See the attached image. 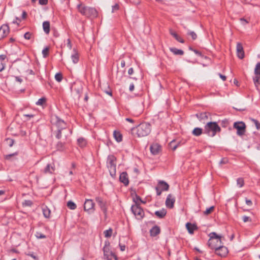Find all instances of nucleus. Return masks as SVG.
<instances>
[{
    "label": "nucleus",
    "mask_w": 260,
    "mask_h": 260,
    "mask_svg": "<svg viewBox=\"0 0 260 260\" xmlns=\"http://www.w3.org/2000/svg\"><path fill=\"white\" fill-rule=\"evenodd\" d=\"M132 134L138 137H144L148 136L151 131V125L147 122L140 123L136 127L132 128Z\"/></svg>",
    "instance_id": "nucleus-1"
},
{
    "label": "nucleus",
    "mask_w": 260,
    "mask_h": 260,
    "mask_svg": "<svg viewBox=\"0 0 260 260\" xmlns=\"http://www.w3.org/2000/svg\"><path fill=\"white\" fill-rule=\"evenodd\" d=\"M51 121L55 124L57 128L55 137L56 138L59 139L61 137V132L62 131H67V124L63 120L60 119L58 117L56 116L52 118Z\"/></svg>",
    "instance_id": "nucleus-2"
},
{
    "label": "nucleus",
    "mask_w": 260,
    "mask_h": 260,
    "mask_svg": "<svg viewBox=\"0 0 260 260\" xmlns=\"http://www.w3.org/2000/svg\"><path fill=\"white\" fill-rule=\"evenodd\" d=\"M78 11L83 15L87 17H96L98 16V12L95 9L88 7L80 4L77 6Z\"/></svg>",
    "instance_id": "nucleus-3"
},
{
    "label": "nucleus",
    "mask_w": 260,
    "mask_h": 260,
    "mask_svg": "<svg viewBox=\"0 0 260 260\" xmlns=\"http://www.w3.org/2000/svg\"><path fill=\"white\" fill-rule=\"evenodd\" d=\"M220 127L215 122H208L205 126L204 132L209 136L214 137L217 132H220Z\"/></svg>",
    "instance_id": "nucleus-4"
},
{
    "label": "nucleus",
    "mask_w": 260,
    "mask_h": 260,
    "mask_svg": "<svg viewBox=\"0 0 260 260\" xmlns=\"http://www.w3.org/2000/svg\"><path fill=\"white\" fill-rule=\"evenodd\" d=\"M210 239L208 241L209 246L212 249H216L222 244L221 237L217 235L216 233L212 232L209 234Z\"/></svg>",
    "instance_id": "nucleus-5"
},
{
    "label": "nucleus",
    "mask_w": 260,
    "mask_h": 260,
    "mask_svg": "<svg viewBox=\"0 0 260 260\" xmlns=\"http://www.w3.org/2000/svg\"><path fill=\"white\" fill-rule=\"evenodd\" d=\"M71 89L74 96L78 99L80 98L82 93L83 84L80 81L74 82L71 87Z\"/></svg>",
    "instance_id": "nucleus-6"
},
{
    "label": "nucleus",
    "mask_w": 260,
    "mask_h": 260,
    "mask_svg": "<svg viewBox=\"0 0 260 260\" xmlns=\"http://www.w3.org/2000/svg\"><path fill=\"white\" fill-rule=\"evenodd\" d=\"M131 207V210L137 219L141 220L144 216V212L136 201Z\"/></svg>",
    "instance_id": "nucleus-7"
},
{
    "label": "nucleus",
    "mask_w": 260,
    "mask_h": 260,
    "mask_svg": "<svg viewBox=\"0 0 260 260\" xmlns=\"http://www.w3.org/2000/svg\"><path fill=\"white\" fill-rule=\"evenodd\" d=\"M116 158L113 155L109 156L107 160V167L111 176L116 174Z\"/></svg>",
    "instance_id": "nucleus-8"
},
{
    "label": "nucleus",
    "mask_w": 260,
    "mask_h": 260,
    "mask_svg": "<svg viewBox=\"0 0 260 260\" xmlns=\"http://www.w3.org/2000/svg\"><path fill=\"white\" fill-rule=\"evenodd\" d=\"M233 127L237 130V134L239 136L244 135L246 132V124L243 121H237L234 123Z\"/></svg>",
    "instance_id": "nucleus-9"
},
{
    "label": "nucleus",
    "mask_w": 260,
    "mask_h": 260,
    "mask_svg": "<svg viewBox=\"0 0 260 260\" xmlns=\"http://www.w3.org/2000/svg\"><path fill=\"white\" fill-rule=\"evenodd\" d=\"M95 201L100 206L101 209L105 215V218L106 219L107 216V208L108 206V203L106 201L103 200L101 197H96L95 198Z\"/></svg>",
    "instance_id": "nucleus-10"
},
{
    "label": "nucleus",
    "mask_w": 260,
    "mask_h": 260,
    "mask_svg": "<svg viewBox=\"0 0 260 260\" xmlns=\"http://www.w3.org/2000/svg\"><path fill=\"white\" fill-rule=\"evenodd\" d=\"M109 245V243L108 244H106L103 248L104 257L106 260H112V257L114 255V253L110 249Z\"/></svg>",
    "instance_id": "nucleus-11"
},
{
    "label": "nucleus",
    "mask_w": 260,
    "mask_h": 260,
    "mask_svg": "<svg viewBox=\"0 0 260 260\" xmlns=\"http://www.w3.org/2000/svg\"><path fill=\"white\" fill-rule=\"evenodd\" d=\"M94 203L92 200L87 199L85 200L84 205V209L86 211L92 212L94 211Z\"/></svg>",
    "instance_id": "nucleus-12"
},
{
    "label": "nucleus",
    "mask_w": 260,
    "mask_h": 260,
    "mask_svg": "<svg viewBox=\"0 0 260 260\" xmlns=\"http://www.w3.org/2000/svg\"><path fill=\"white\" fill-rule=\"evenodd\" d=\"M215 250L216 254L220 256H225L228 253V248L226 247L223 246L222 244L220 245V247L219 246L217 248L215 249Z\"/></svg>",
    "instance_id": "nucleus-13"
},
{
    "label": "nucleus",
    "mask_w": 260,
    "mask_h": 260,
    "mask_svg": "<svg viewBox=\"0 0 260 260\" xmlns=\"http://www.w3.org/2000/svg\"><path fill=\"white\" fill-rule=\"evenodd\" d=\"M175 202V198L171 194H169L166 201V207L170 209L173 208Z\"/></svg>",
    "instance_id": "nucleus-14"
},
{
    "label": "nucleus",
    "mask_w": 260,
    "mask_h": 260,
    "mask_svg": "<svg viewBox=\"0 0 260 260\" xmlns=\"http://www.w3.org/2000/svg\"><path fill=\"white\" fill-rule=\"evenodd\" d=\"M9 32V28L7 25H3L0 27V39L6 37Z\"/></svg>",
    "instance_id": "nucleus-15"
},
{
    "label": "nucleus",
    "mask_w": 260,
    "mask_h": 260,
    "mask_svg": "<svg viewBox=\"0 0 260 260\" xmlns=\"http://www.w3.org/2000/svg\"><path fill=\"white\" fill-rule=\"evenodd\" d=\"M236 51L238 57L240 59H243L244 57V51L243 46L240 43H238L236 46Z\"/></svg>",
    "instance_id": "nucleus-16"
},
{
    "label": "nucleus",
    "mask_w": 260,
    "mask_h": 260,
    "mask_svg": "<svg viewBox=\"0 0 260 260\" xmlns=\"http://www.w3.org/2000/svg\"><path fill=\"white\" fill-rule=\"evenodd\" d=\"M160 149L161 146L157 143L152 144L150 147L151 152L154 155L157 154L160 152Z\"/></svg>",
    "instance_id": "nucleus-17"
},
{
    "label": "nucleus",
    "mask_w": 260,
    "mask_h": 260,
    "mask_svg": "<svg viewBox=\"0 0 260 260\" xmlns=\"http://www.w3.org/2000/svg\"><path fill=\"white\" fill-rule=\"evenodd\" d=\"M119 180L120 182L123 183L125 185L128 184L129 181L128 179V175L126 172H122L119 176Z\"/></svg>",
    "instance_id": "nucleus-18"
},
{
    "label": "nucleus",
    "mask_w": 260,
    "mask_h": 260,
    "mask_svg": "<svg viewBox=\"0 0 260 260\" xmlns=\"http://www.w3.org/2000/svg\"><path fill=\"white\" fill-rule=\"evenodd\" d=\"M71 59H72V62L74 63H77L79 60V53H78V51L75 49H74L73 50V53L71 55Z\"/></svg>",
    "instance_id": "nucleus-19"
},
{
    "label": "nucleus",
    "mask_w": 260,
    "mask_h": 260,
    "mask_svg": "<svg viewBox=\"0 0 260 260\" xmlns=\"http://www.w3.org/2000/svg\"><path fill=\"white\" fill-rule=\"evenodd\" d=\"M186 228L190 234H193L194 231L197 229V226L196 224H191L189 222H187L186 224Z\"/></svg>",
    "instance_id": "nucleus-20"
},
{
    "label": "nucleus",
    "mask_w": 260,
    "mask_h": 260,
    "mask_svg": "<svg viewBox=\"0 0 260 260\" xmlns=\"http://www.w3.org/2000/svg\"><path fill=\"white\" fill-rule=\"evenodd\" d=\"M159 233L160 229L158 226H154L150 230V235L153 237L156 236Z\"/></svg>",
    "instance_id": "nucleus-21"
},
{
    "label": "nucleus",
    "mask_w": 260,
    "mask_h": 260,
    "mask_svg": "<svg viewBox=\"0 0 260 260\" xmlns=\"http://www.w3.org/2000/svg\"><path fill=\"white\" fill-rule=\"evenodd\" d=\"M253 80L256 89L260 92V77L254 76Z\"/></svg>",
    "instance_id": "nucleus-22"
},
{
    "label": "nucleus",
    "mask_w": 260,
    "mask_h": 260,
    "mask_svg": "<svg viewBox=\"0 0 260 260\" xmlns=\"http://www.w3.org/2000/svg\"><path fill=\"white\" fill-rule=\"evenodd\" d=\"M166 213L167 211L164 209L155 212V215L160 218H163L166 215Z\"/></svg>",
    "instance_id": "nucleus-23"
},
{
    "label": "nucleus",
    "mask_w": 260,
    "mask_h": 260,
    "mask_svg": "<svg viewBox=\"0 0 260 260\" xmlns=\"http://www.w3.org/2000/svg\"><path fill=\"white\" fill-rule=\"evenodd\" d=\"M77 143L79 147L83 148L86 146L87 141L83 138H80L78 139Z\"/></svg>",
    "instance_id": "nucleus-24"
},
{
    "label": "nucleus",
    "mask_w": 260,
    "mask_h": 260,
    "mask_svg": "<svg viewBox=\"0 0 260 260\" xmlns=\"http://www.w3.org/2000/svg\"><path fill=\"white\" fill-rule=\"evenodd\" d=\"M159 187L161 188V190H168L169 186L166 182L161 181L159 182Z\"/></svg>",
    "instance_id": "nucleus-25"
},
{
    "label": "nucleus",
    "mask_w": 260,
    "mask_h": 260,
    "mask_svg": "<svg viewBox=\"0 0 260 260\" xmlns=\"http://www.w3.org/2000/svg\"><path fill=\"white\" fill-rule=\"evenodd\" d=\"M43 27L44 32L48 34L50 32V23L49 21H44L43 23Z\"/></svg>",
    "instance_id": "nucleus-26"
},
{
    "label": "nucleus",
    "mask_w": 260,
    "mask_h": 260,
    "mask_svg": "<svg viewBox=\"0 0 260 260\" xmlns=\"http://www.w3.org/2000/svg\"><path fill=\"white\" fill-rule=\"evenodd\" d=\"M170 34L173 36L176 40L178 42L183 43H184V40L181 38L175 32H174L172 29H170Z\"/></svg>",
    "instance_id": "nucleus-27"
},
{
    "label": "nucleus",
    "mask_w": 260,
    "mask_h": 260,
    "mask_svg": "<svg viewBox=\"0 0 260 260\" xmlns=\"http://www.w3.org/2000/svg\"><path fill=\"white\" fill-rule=\"evenodd\" d=\"M43 215L46 218H49L50 216V210L47 207L45 206L42 208Z\"/></svg>",
    "instance_id": "nucleus-28"
},
{
    "label": "nucleus",
    "mask_w": 260,
    "mask_h": 260,
    "mask_svg": "<svg viewBox=\"0 0 260 260\" xmlns=\"http://www.w3.org/2000/svg\"><path fill=\"white\" fill-rule=\"evenodd\" d=\"M170 50L175 55H182L184 54L183 50L177 49L176 48H170Z\"/></svg>",
    "instance_id": "nucleus-29"
},
{
    "label": "nucleus",
    "mask_w": 260,
    "mask_h": 260,
    "mask_svg": "<svg viewBox=\"0 0 260 260\" xmlns=\"http://www.w3.org/2000/svg\"><path fill=\"white\" fill-rule=\"evenodd\" d=\"M114 137L115 139V140L119 142L122 141V135L118 132L114 131L113 134Z\"/></svg>",
    "instance_id": "nucleus-30"
},
{
    "label": "nucleus",
    "mask_w": 260,
    "mask_h": 260,
    "mask_svg": "<svg viewBox=\"0 0 260 260\" xmlns=\"http://www.w3.org/2000/svg\"><path fill=\"white\" fill-rule=\"evenodd\" d=\"M255 76L260 77V62H258L254 69Z\"/></svg>",
    "instance_id": "nucleus-31"
},
{
    "label": "nucleus",
    "mask_w": 260,
    "mask_h": 260,
    "mask_svg": "<svg viewBox=\"0 0 260 260\" xmlns=\"http://www.w3.org/2000/svg\"><path fill=\"white\" fill-rule=\"evenodd\" d=\"M202 129L199 127H196L194 128V129L192 131V134L193 135L196 136H199L201 135L202 133Z\"/></svg>",
    "instance_id": "nucleus-32"
},
{
    "label": "nucleus",
    "mask_w": 260,
    "mask_h": 260,
    "mask_svg": "<svg viewBox=\"0 0 260 260\" xmlns=\"http://www.w3.org/2000/svg\"><path fill=\"white\" fill-rule=\"evenodd\" d=\"M6 58V56L5 55H0V61H1V66L0 67V72H2L5 68V65L4 63L2 62Z\"/></svg>",
    "instance_id": "nucleus-33"
},
{
    "label": "nucleus",
    "mask_w": 260,
    "mask_h": 260,
    "mask_svg": "<svg viewBox=\"0 0 260 260\" xmlns=\"http://www.w3.org/2000/svg\"><path fill=\"white\" fill-rule=\"evenodd\" d=\"M54 171V168L53 167L50 166V165H47L44 170V172L45 173H52Z\"/></svg>",
    "instance_id": "nucleus-34"
},
{
    "label": "nucleus",
    "mask_w": 260,
    "mask_h": 260,
    "mask_svg": "<svg viewBox=\"0 0 260 260\" xmlns=\"http://www.w3.org/2000/svg\"><path fill=\"white\" fill-rule=\"evenodd\" d=\"M196 116L200 120L206 119L208 118V115L207 113L197 114Z\"/></svg>",
    "instance_id": "nucleus-35"
},
{
    "label": "nucleus",
    "mask_w": 260,
    "mask_h": 260,
    "mask_svg": "<svg viewBox=\"0 0 260 260\" xmlns=\"http://www.w3.org/2000/svg\"><path fill=\"white\" fill-rule=\"evenodd\" d=\"M67 206L71 210H74L76 208V204L72 201H69L67 203Z\"/></svg>",
    "instance_id": "nucleus-36"
},
{
    "label": "nucleus",
    "mask_w": 260,
    "mask_h": 260,
    "mask_svg": "<svg viewBox=\"0 0 260 260\" xmlns=\"http://www.w3.org/2000/svg\"><path fill=\"white\" fill-rule=\"evenodd\" d=\"M64 148V143L59 142L56 145V148L58 150L62 151Z\"/></svg>",
    "instance_id": "nucleus-37"
},
{
    "label": "nucleus",
    "mask_w": 260,
    "mask_h": 260,
    "mask_svg": "<svg viewBox=\"0 0 260 260\" xmlns=\"http://www.w3.org/2000/svg\"><path fill=\"white\" fill-rule=\"evenodd\" d=\"M170 148L173 150H175L177 148L178 146V144H176V142L174 140L172 141L170 144Z\"/></svg>",
    "instance_id": "nucleus-38"
},
{
    "label": "nucleus",
    "mask_w": 260,
    "mask_h": 260,
    "mask_svg": "<svg viewBox=\"0 0 260 260\" xmlns=\"http://www.w3.org/2000/svg\"><path fill=\"white\" fill-rule=\"evenodd\" d=\"M237 184L239 187H242L244 184V179L242 178H239L237 180Z\"/></svg>",
    "instance_id": "nucleus-39"
},
{
    "label": "nucleus",
    "mask_w": 260,
    "mask_h": 260,
    "mask_svg": "<svg viewBox=\"0 0 260 260\" xmlns=\"http://www.w3.org/2000/svg\"><path fill=\"white\" fill-rule=\"evenodd\" d=\"M46 102V99L45 98L40 99L38 102H36V105L43 106Z\"/></svg>",
    "instance_id": "nucleus-40"
},
{
    "label": "nucleus",
    "mask_w": 260,
    "mask_h": 260,
    "mask_svg": "<svg viewBox=\"0 0 260 260\" xmlns=\"http://www.w3.org/2000/svg\"><path fill=\"white\" fill-rule=\"evenodd\" d=\"M104 235L105 237L109 238L111 236L112 234V230L111 229H109L108 230H106L104 231Z\"/></svg>",
    "instance_id": "nucleus-41"
},
{
    "label": "nucleus",
    "mask_w": 260,
    "mask_h": 260,
    "mask_svg": "<svg viewBox=\"0 0 260 260\" xmlns=\"http://www.w3.org/2000/svg\"><path fill=\"white\" fill-rule=\"evenodd\" d=\"M214 209V206H211L206 209V210L204 212V214L206 215L210 214L213 211Z\"/></svg>",
    "instance_id": "nucleus-42"
},
{
    "label": "nucleus",
    "mask_w": 260,
    "mask_h": 260,
    "mask_svg": "<svg viewBox=\"0 0 260 260\" xmlns=\"http://www.w3.org/2000/svg\"><path fill=\"white\" fill-rule=\"evenodd\" d=\"M55 79L57 82H60L62 79V75L61 73H56L55 75Z\"/></svg>",
    "instance_id": "nucleus-43"
},
{
    "label": "nucleus",
    "mask_w": 260,
    "mask_h": 260,
    "mask_svg": "<svg viewBox=\"0 0 260 260\" xmlns=\"http://www.w3.org/2000/svg\"><path fill=\"white\" fill-rule=\"evenodd\" d=\"M49 48L47 47H45L42 51V54L44 57H46L49 54Z\"/></svg>",
    "instance_id": "nucleus-44"
},
{
    "label": "nucleus",
    "mask_w": 260,
    "mask_h": 260,
    "mask_svg": "<svg viewBox=\"0 0 260 260\" xmlns=\"http://www.w3.org/2000/svg\"><path fill=\"white\" fill-rule=\"evenodd\" d=\"M250 120L255 124V126L257 129H260V123L257 120L253 118H250Z\"/></svg>",
    "instance_id": "nucleus-45"
},
{
    "label": "nucleus",
    "mask_w": 260,
    "mask_h": 260,
    "mask_svg": "<svg viewBox=\"0 0 260 260\" xmlns=\"http://www.w3.org/2000/svg\"><path fill=\"white\" fill-rule=\"evenodd\" d=\"M35 236L38 239H44L46 238L45 235L39 232H37Z\"/></svg>",
    "instance_id": "nucleus-46"
},
{
    "label": "nucleus",
    "mask_w": 260,
    "mask_h": 260,
    "mask_svg": "<svg viewBox=\"0 0 260 260\" xmlns=\"http://www.w3.org/2000/svg\"><path fill=\"white\" fill-rule=\"evenodd\" d=\"M22 205L23 206H30L32 205V202L30 200H25L23 202Z\"/></svg>",
    "instance_id": "nucleus-47"
},
{
    "label": "nucleus",
    "mask_w": 260,
    "mask_h": 260,
    "mask_svg": "<svg viewBox=\"0 0 260 260\" xmlns=\"http://www.w3.org/2000/svg\"><path fill=\"white\" fill-rule=\"evenodd\" d=\"M242 219H243V221L244 222H251L252 221L251 218L250 217L247 216H243Z\"/></svg>",
    "instance_id": "nucleus-48"
},
{
    "label": "nucleus",
    "mask_w": 260,
    "mask_h": 260,
    "mask_svg": "<svg viewBox=\"0 0 260 260\" xmlns=\"http://www.w3.org/2000/svg\"><path fill=\"white\" fill-rule=\"evenodd\" d=\"M188 35H190L193 40H195L197 38V34L193 31H190L188 33Z\"/></svg>",
    "instance_id": "nucleus-49"
},
{
    "label": "nucleus",
    "mask_w": 260,
    "mask_h": 260,
    "mask_svg": "<svg viewBox=\"0 0 260 260\" xmlns=\"http://www.w3.org/2000/svg\"><path fill=\"white\" fill-rule=\"evenodd\" d=\"M32 34L29 32H27L24 35V37L26 40H29L31 38Z\"/></svg>",
    "instance_id": "nucleus-50"
},
{
    "label": "nucleus",
    "mask_w": 260,
    "mask_h": 260,
    "mask_svg": "<svg viewBox=\"0 0 260 260\" xmlns=\"http://www.w3.org/2000/svg\"><path fill=\"white\" fill-rule=\"evenodd\" d=\"M6 142L8 144V145L10 146V147H12L13 145V143H14V141L13 139H7L6 140Z\"/></svg>",
    "instance_id": "nucleus-51"
},
{
    "label": "nucleus",
    "mask_w": 260,
    "mask_h": 260,
    "mask_svg": "<svg viewBox=\"0 0 260 260\" xmlns=\"http://www.w3.org/2000/svg\"><path fill=\"white\" fill-rule=\"evenodd\" d=\"M245 202H246V205L248 207H251L252 206V202L251 201V200H250L249 199H248L247 198H245Z\"/></svg>",
    "instance_id": "nucleus-52"
},
{
    "label": "nucleus",
    "mask_w": 260,
    "mask_h": 260,
    "mask_svg": "<svg viewBox=\"0 0 260 260\" xmlns=\"http://www.w3.org/2000/svg\"><path fill=\"white\" fill-rule=\"evenodd\" d=\"M17 155V152H15V153H14L12 154H8V155H6L5 156V158L6 159H10L12 156H14V155Z\"/></svg>",
    "instance_id": "nucleus-53"
},
{
    "label": "nucleus",
    "mask_w": 260,
    "mask_h": 260,
    "mask_svg": "<svg viewBox=\"0 0 260 260\" xmlns=\"http://www.w3.org/2000/svg\"><path fill=\"white\" fill-rule=\"evenodd\" d=\"M67 46L70 49H72V44H71V40L70 39H68L67 40Z\"/></svg>",
    "instance_id": "nucleus-54"
},
{
    "label": "nucleus",
    "mask_w": 260,
    "mask_h": 260,
    "mask_svg": "<svg viewBox=\"0 0 260 260\" xmlns=\"http://www.w3.org/2000/svg\"><path fill=\"white\" fill-rule=\"evenodd\" d=\"M47 3L48 0H39V4L42 5H46Z\"/></svg>",
    "instance_id": "nucleus-55"
},
{
    "label": "nucleus",
    "mask_w": 260,
    "mask_h": 260,
    "mask_svg": "<svg viewBox=\"0 0 260 260\" xmlns=\"http://www.w3.org/2000/svg\"><path fill=\"white\" fill-rule=\"evenodd\" d=\"M227 162H228V160L225 158H223L220 160V165L225 164H226Z\"/></svg>",
    "instance_id": "nucleus-56"
},
{
    "label": "nucleus",
    "mask_w": 260,
    "mask_h": 260,
    "mask_svg": "<svg viewBox=\"0 0 260 260\" xmlns=\"http://www.w3.org/2000/svg\"><path fill=\"white\" fill-rule=\"evenodd\" d=\"M119 247H120L121 251H123L125 250V246L124 245H122L120 243H119Z\"/></svg>",
    "instance_id": "nucleus-57"
},
{
    "label": "nucleus",
    "mask_w": 260,
    "mask_h": 260,
    "mask_svg": "<svg viewBox=\"0 0 260 260\" xmlns=\"http://www.w3.org/2000/svg\"><path fill=\"white\" fill-rule=\"evenodd\" d=\"M218 75H219V76L220 78H221L223 81H225V80H226V76H224V75H222V74H219Z\"/></svg>",
    "instance_id": "nucleus-58"
},
{
    "label": "nucleus",
    "mask_w": 260,
    "mask_h": 260,
    "mask_svg": "<svg viewBox=\"0 0 260 260\" xmlns=\"http://www.w3.org/2000/svg\"><path fill=\"white\" fill-rule=\"evenodd\" d=\"M240 21L243 23V24H245L248 23V22L244 18H241Z\"/></svg>",
    "instance_id": "nucleus-59"
},
{
    "label": "nucleus",
    "mask_w": 260,
    "mask_h": 260,
    "mask_svg": "<svg viewBox=\"0 0 260 260\" xmlns=\"http://www.w3.org/2000/svg\"><path fill=\"white\" fill-rule=\"evenodd\" d=\"M156 192H157V196H160L161 194V190H160L159 189V187H156Z\"/></svg>",
    "instance_id": "nucleus-60"
},
{
    "label": "nucleus",
    "mask_w": 260,
    "mask_h": 260,
    "mask_svg": "<svg viewBox=\"0 0 260 260\" xmlns=\"http://www.w3.org/2000/svg\"><path fill=\"white\" fill-rule=\"evenodd\" d=\"M134 73V70L132 68H130L128 71V73L129 75H132Z\"/></svg>",
    "instance_id": "nucleus-61"
},
{
    "label": "nucleus",
    "mask_w": 260,
    "mask_h": 260,
    "mask_svg": "<svg viewBox=\"0 0 260 260\" xmlns=\"http://www.w3.org/2000/svg\"><path fill=\"white\" fill-rule=\"evenodd\" d=\"M15 79L17 81L19 82V83H21L22 81V79L19 77H15Z\"/></svg>",
    "instance_id": "nucleus-62"
},
{
    "label": "nucleus",
    "mask_w": 260,
    "mask_h": 260,
    "mask_svg": "<svg viewBox=\"0 0 260 260\" xmlns=\"http://www.w3.org/2000/svg\"><path fill=\"white\" fill-rule=\"evenodd\" d=\"M119 9V6L117 4H115L113 6V11L115 10H118Z\"/></svg>",
    "instance_id": "nucleus-63"
},
{
    "label": "nucleus",
    "mask_w": 260,
    "mask_h": 260,
    "mask_svg": "<svg viewBox=\"0 0 260 260\" xmlns=\"http://www.w3.org/2000/svg\"><path fill=\"white\" fill-rule=\"evenodd\" d=\"M134 84H132L129 86V90L131 91H132L134 90Z\"/></svg>",
    "instance_id": "nucleus-64"
}]
</instances>
